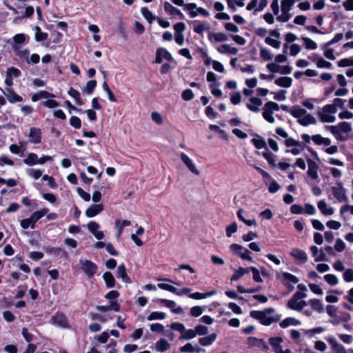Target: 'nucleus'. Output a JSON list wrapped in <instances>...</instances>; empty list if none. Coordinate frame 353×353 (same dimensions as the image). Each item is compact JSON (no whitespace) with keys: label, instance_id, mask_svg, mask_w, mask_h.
Instances as JSON below:
<instances>
[{"label":"nucleus","instance_id":"obj_1","mask_svg":"<svg viewBox=\"0 0 353 353\" xmlns=\"http://www.w3.org/2000/svg\"><path fill=\"white\" fill-rule=\"evenodd\" d=\"M30 37L28 35L23 33H19L15 34L10 41V45L13 52L18 57H26L30 51L28 48H23V46L29 43Z\"/></svg>","mask_w":353,"mask_h":353},{"label":"nucleus","instance_id":"obj_2","mask_svg":"<svg viewBox=\"0 0 353 353\" xmlns=\"http://www.w3.org/2000/svg\"><path fill=\"white\" fill-rule=\"evenodd\" d=\"M288 112L303 126H307L316 123V119L312 114H308L305 109L299 106H293L288 110Z\"/></svg>","mask_w":353,"mask_h":353},{"label":"nucleus","instance_id":"obj_3","mask_svg":"<svg viewBox=\"0 0 353 353\" xmlns=\"http://www.w3.org/2000/svg\"><path fill=\"white\" fill-rule=\"evenodd\" d=\"M328 130L337 141H343L346 139L345 134H347L352 130V125L350 123L343 121L336 125H327Z\"/></svg>","mask_w":353,"mask_h":353},{"label":"nucleus","instance_id":"obj_4","mask_svg":"<svg viewBox=\"0 0 353 353\" xmlns=\"http://www.w3.org/2000/svg\"><path fill=\"white\" fill-rule=\"evenodd\" d=\"M307 297L305 292H296L288 300L287 306L292 310L301 312L307 305V303L303 299Z\"/></svg>","mask_w":353,"mask_h":353},{"label":"nucleus","instance_id":"obj_5","mask_svg":"<svg viewBox=\"0 0 353 353\" xmlns=\"http://www.w3.org/2000/svg\"><path fill=\"white\" fill-rule=\"evenodd\" d=\"M185 11L188 12L191 18H194L199 15L205 17H210L208 10L201 7H198L194 3H188L185 6Z\"/></svg>","mask_w":353,"mask_h":353},{"label":"nucleus","instance_id":"obj_6","mask_svg":"<svg viewBox=\"0 0 353 353\" xmlns=\"http://www.w3.org/2000/svg\"><path fill=\"white\" fill-rule=\"evenodd\" d=\"M325 340L330 344L333 353H353L352 348L346 350L345 347L339 343L336 339L333 336H328L325 337Z\"/></svg>","mask_w":353,"mask_h":353},{"label":"nucleus","instance_id":"obj_7","mask_svg":"<svg viewBox=\"0 0 353 353\" xmlns=\"http://www.w3.org/2000/svg\"><path fill=\"white\" fill-rule=\"evenodd\" d=\"M79 264L81 265V269L83 271V272L86 274V276L88 278H92L97 272V265L90 260L80 259Z\"/></svg>","mask_w":353,"mask_h":353},{"label":"nucleus","instance_id":"obj_8","mask_svg":"<svg viewBox=\"0 0 353 353\" xmlns=\"http://www.w3.org/2000/svg\"><path fill=\"white\" fill-rule=\"evenodd\" d=\"M230 249L234 254L239 256L242 259L250 261H252V257L249 256V250L241 245L233 243L230 245Z\"/></svg>","mask_w":353,"mask_h":353},{"label":"nucleus","instance_id":"obj_9","mask_svg":"<svg viewBox=\"0 0 353 353\" xmlns=\"http://www.w3.org/2000/svg\"><path fill=\"white\" fill-rule=\"evenodd\" d=\"M337 186L332 187V192L334 196L337 199L339 202H343L347 200V196L345 194V190L343 186L342 182L341 181H336Z\"/></svg>","mask_w":353,"mask_h":353},{"label":"nucleus","instance_id":"obj_10","mask_svg":"<svg viewBox=\"0 0 353 353\" xmlns=\"http://www.w3.org/2000/svg\"><path fill=\"white\" fill-rule=\"evenodd\" d=\"M50 323L56 326L66 328L68 327V319L61 312H57L50 319Z\"/></svg>","mask_w":353,"mask_h":353},{"label":"nucleus","instance_id":"obj_11","mask_svg":"<svg viewBox=\"0 0 353 353\" xmlns=\"http://www.w3.org/2000/svg\"><path fill=\"white\" fill-rule=\"evenodd\" d=\"M87 228L89 232L93 234L97 240H101L104 238V233L103 231L99 230L100 225L96 221H91L88 222Z\"/></svg>","mask_w":353,"mask_h":353},{"label":"nucleus","instance_id":"obj_12","mask_svg":"<svg viewBox=\"0 0 353 353\" xmlns=\"http://www.w3.org/2000/svg\"><path fill=\"white\" fill-rule=\"evenodd\" d=\"M180 157L182 162L192 174L199 175V170L196 168L193 161L186 154L183 152L181 153Z\"/></svg>","mask_w":353,"mask_h":353},{"label":"nucleus","instance_id":"obj_13","mask_svg":"<svg viewBox=\"0 0 353 353\" xmlns=\"http://www.w3.org/2000/svg\"><path fill=\"white\" fill-rule=\"evenodd\" d=\"M28 137L30 143L34 144L40 143L42 139L41 130L34 127L30 128Z\"/></svg>","mask_w":353,"mask_h":353},{"label":"nucleus","instance_id":"obj_14","mask_svg":"<svg viewBox=\"0 0 353 353\" xmlns=\"http://www.w3.org/2000/svg\"><path fill=\"white\" fill-rule=\"evenodd\" d=\"M163 60L173 61L172 54L164 48H159L156 52L155 63H161Z\"/></svg>","mask_w":353,"mask_h":353},{"label":"nucleus","instance_id":"obj_15","mask_svg":"<svg viewBox=\"0 0 353 353\" xmlns=\"http://www.w3.org/2000/svg\"><path fill=\"white\" fill-rule=\"evenodd\" d=\"M290 254L294 259L296 263L303 264L307 261V255L303 250L293 248L290 252Z\"/></svg>","mask_w":353,"mask_h":353},{"label":"nucleus","instance_id":"obj_16","mask_svg":"<svg viewBox=\"0 0 353 353\" xmlns=\"http://www.w3.org/2000/svg\"><path fill=\"white\" fill-rule=\"evenodd\" d=\"M281 280L283 284L287 286L290 290H292L294 288L293 285L299 281L296 276L288 272H283L282 274Z\"/></svg>","mask_w":353,"mask_h":353},{"label":"nucleus","instance_id":"obj_17","mask_svg":"<svg viewBox=\"0 0 353 353\" xmlns=\"http://www.w3.org/2000/svg\"><path fill=\"white\" fill-rule=\"evenodd\" d=\"M307 162L308 166L307 174L308 176H310L311 179L314 180H317L319 179V165L314 161L312 160L310 158L307 159Z\"/></svg>","mask_w":353,"mask_h":353},{"label":"nucleus","instance_id":"obj_18","mask_svg":"<svg viewBox=\"0 0 353 353\" xmlns=\"http://www.w3.org/2000/svg\"><path fill=\"white\" fill-rule=\"evenodd\" d=\"M281 315L275 312L272 307L266 308V326L280 321Z\"/></svg>","mask_w":353,"mask_h":353},{"label":"nucleus","instance_id":"obj_19","mask_svg":"<svg viewBox=\"0 0 353 353\" xmlns=\"http://www.w3.org/2000/svg\"><path fill=\"white\" fill-rule=\"evenodd\" d=\"M104 209L102 203L92 204L85 212V214L88 218H92L99 214Z\"/></svg>","mask_w":353,"mask_h":353},{"label":"nucleus","instance_id":"obj_20","mask_svg":"<svg viewBox=\"0 0 353 353\" xmlns=\"http://www.w3.org/2000/svg\"><path fill=\"white\" fill-rule=\"evenodd\" d=\"M192 24L193 31L201 35H202L204 32L210 30V28L209 23L207 21H194Z\"/></svg>","mask_w":353,"mask_h":353},{"label":"nucleus","instance_id":"obj_21","mask_svg":"<svg viewBox=\"0 0 353 353\" xmlns=\"http://www.w3.org/2000/svg\"><path fill=\"white\" fill-rule=\"evenodd\" d=\"M214 8L216 11L219 12L216 15L215 18L219 20H229L230 17L228 14L223 12L225 8L224 5L219 1H216L214 4Z\"/></svg>","mask_w":353,"mask_h":353},{"label":"nucleus","instance_id":"obj_22","mask_svg":"<svg viewBox=\"0 0 353 353\" xmlns=\"http://www.w3.org/2000/svg\"><path fill=\"white\" fill-rule=\"evenodd\" d=\"M208 39L212 43H221L228 41L227 35L223 32H210L208 34Z\"/></svg>","mask_w":353,"mask_h":353},{"label":"nucleus","instance_id":"obj_23","mask_svg":"<svg viewBox=\"0 0 353 353\" xmlns=\"http://www.w3.org/2000/svg\"><path fill=\"white\" fill-rule=\"evenodd\" d=\"M216 50L221 54L235 55L238 53V49L228 44H223L216 47Z\"/></svg>","mask_w":353,"mask_h":353},{"label":"nucleus","instance_id":"obj_24","mask_svg":"<svg viewBox=\"0 0 353 353\" xmlns=\"http://www.w3.org/2000/svg\"><path fill=\"white\" fill-rule=\"evenodd\" d=\"M160 302L163 303L165 307L170 308L172 312L174 314H181L183 312L182 307L177 305L174 301L162 299L160 300Z\"/></svg>","mask_w":353,"mask_h":353},{"label":"nucleus","instance_id":"obj_25","mask_svg":"<svg viewBox=\"0 0 353 353\" xmlns=\"http://www.w3.org/2000/svg\"><path fill=\"white\" fill-rule=\"evenodd\" d=\"M2 92L7 97L8 101L11 103L21 102L23 101V98L21 96L18 95L12 89H7L6 91L2 90Z\"/></svg>","mask_w":353,"mask_h":353},{"label":"nucleus","instance_id":"obj_26","mask_svg":"<svg viewBox=\"0 0 353 353\" xmlns=\"http://www.w3.org/2000/svg\"><path fill=\"white\" fill-rule=\"evenodd\" d=\"M250 103L247 104V108L254 112L259 111L260 107L262 105V101L259 98L252 97L250 99Z\"/></svg>","mask_w":353,"mask_h":353},{"label":"nucleus","instance_id":"obj_27","mask_svg":"<svg viewBox=\"0 0 353 353\" xmlns=\"http://www.w3.org/2000/svg\"><path fill=\"white\" fill-rule=\"evenodd\" d=\"M307 304L310 305L312 310L316 311L319 314L324 312V307L322 301L317 299H312L308 301Z\"/></svg>","mask_w":353,"mask_h":353},{"label":"nucleus","instance_id":"obj_28","mask_svg":"<svg viewBox=\"0 0 353 353\" xmlns=\"http://www.w3.org/2000/svg\"><path fill=\"white\" fill-rule=\"evenodd\" d=\"M117 276L118 279H121L123 282L130 283L131 280L128 276L126 269L124 264H121L118 266L117 270Z\"/></svg>","mask_w":353,"mask_h":353},{"label":"nucleus","instance_id":"obj_29","mask_svg":"<svg viewBox=\"0 0 353 353\" xmlns=\"http://www.w3.org/2000/svg\"><path fill=\"white\" fill-rule=\"evenodd\" d=\"M164 10L165 12L170 15H179L181 18H183L184 16L180 10L174 7L171 3L168 1H165L163 4Z\"/></svg>","mask_w":353,"mask_h":353},{"label":"nucleus","instance_id":"obj_30","mask_svg":"<svg viewBox=\"0 0 353 353\" xmlns=\"http://www.w3.org/2000/svg\"><path fill=\"white\" fill-rule=\"evenodd\" d=\"M49 212L48 208H43L41 209L40 210H37L34 212L31 216L29 217V219L32 221V222L35 225L36 223L41 219L42 217L46 216L47 213Z\"/></svg>","mask_w":353,"mask_h":353},{"label":"nucleus","instance_id":"obj_31","mask_svg":"<svg viewBox=\"0 0 353 353\" xmlns=\"http://www.w3.org/2000/svg\"><path fill=\"white\" fill-rule=\"evenodd\" d=\"M49 212L48 208H43L41 209L40 210H37L34 212L31 216L29 217V219L32 221V222L35 225L36 223L41 219L42 217L46 216L47 213Z\"/></svg>","mask_w":353,"mask_h":353},{"label":"nucleus","instance_id":"obj_32","mask_svg":"<svg viewBox=\"0 0 353 353\" xmlns=\"http://www.w3.org/2000/svg\"><path fill=\"white\" fill-rule=\"evenodd\" d=\"M244 212L242 209L238 210L236 214L239 219L248 226H255L256 222L254 219H248L247 215L243 214Z\"/></svg>","mask_w":353,"mask_h":353},{"label":"nucleus","instance_id":"obj_33","mask_svg":"<svg viewBox=\"0 0 353 353\" xmlns=\"http://www.w3.org/2000/svg\"><path fill=\"white\" fill-rule=\"evenodd\" d=\"M274 83L282 88H290L292 83V79L289 77H281L276 79Z\"/></svg>","mask_w":353,"mask_h":353},{"label":"nucleus","instance_id":"obj_34","mask_svg":"<svg viewBox=\"0 0 353 353\" xmlns=\"http://www.w3.org/2000/svg\"><path fill=\"white\" fill-rule=\"evenodd\" d=\"M318 208L321 212V213L326 216H330L333 214L334 210L332 208H329L326 203V202L323 200H321L318 202L317 204Z\"/></svg>","mask_w":353,"mask_h":353},{"label":"nucleus","instance_id":"obj_35","mask_svg":"<svg viewBox=\"0 0 353 353\" xmlns=\"http://www.w3.org/2000/svg\"><path fill=\"white\" fill-rule=\"evenodd\" d=\"M131 222L128 220H117L115 221V228L117 230V237L119 239L125 227L130 225Z\"/></svg>","mask_w":353,"mask_h":353},{"label":"nucleus","instance_id":"obj_36","mask_svg":"<svg viewBox=\"0 0 353 353\" xmlns=\"http://www.w3.org/2000/svg\"><path fill=\"white\" fill-rule=\"evenodd\" d=\"M216 337V334L212 333L207 336L200 338L199 339V343L203 346H209L215 341Z\"/></svg>","mask_w":353,"mask_h":353},{"label":"nucleus","instance_id":"obj_37","mask_svg":"<svg viewBox=\"0 0 353 353\" xmlns=\"http://www.w3.org/2000/svg\"><path fill=\"white\" fill-rule=\"evenodd\" d=\"M216 294V291L212 290L210 292H208L205 293H201V292H194L189 294V297L195 299V300H199V299H206L208 297L212 296Z\"/></svg>","mask_w":353,"mask_h":353},{"label":"nucleus","instance_id":"obj_38","mask_svg":"<svg viewBox=\"0 0 353 353\" xmlns=\"http://www.w3.org/2000/svg\"><path fill=\"white\" fill-rule=\"evenodd\" d=\"M318 116L323 123H333L336 121V117L331 114L330 113L323 112V111L319 110Z\"/></svg>","mask_w":353,"mask_h":353},{"label":"nucleus","instance_id":"obj_39","mask_svg":"<svg viewBox=\"0 0 353 353\" xmlns=\"http://www.w3.org/2000/svg\"><path fill=\"white\" fill-rule=\"evenodd\" d=\"M312 141L318 145H330L331 144V140L329 138L323 137L320 134H315L312 136Z\"/></svg>","mask_w":353,"mask_h":353},{"label":"nucleus","instance_id":"obj_40","mask_svg":"<svg viewBox=\"0 0 353 353\" xmlns=\"http://www.w3.org/2000/svg\"><path fill=\"white\" fill-rule=\"evenodd\" d=\"M269 341L274 352L280 353L282 350L281 343H282L283 339L281 337L270 338Z\"/></svg>","mask_w":353,"mask_h":353},{"label":"nucleus","instance_id":"obj_41","mask_svg":"<svg viewBox=\"0 0 353 353\" xmlns=\"http://www.w3.org/2000/svg\"><path fill=\"white\" fill-rule=\"evenodd\" d=\"M250 273V268H239V269L236 270L234 273L232 274V276L230 278L231 281H238L240 279H241L245 274Z\"/></svg>","mask_w":353,"mask_h":353},{"label":"nucleus","instance_id":"obj_42","mask_svg":"<svg viewBox=\"0 0 353 353\" xmlns=\"http://www.w3.org/2000/svg\"><path fill=\"white\" fill-rule=\"evenodd\" d=\"M120 309L119 305L115 301H111V304L109 305H99L97 307V310L99 312H108L113 310L115 312H118Z\"/></svg>","mask_w":353,"mask_h":353},{"label":"nucleus","instance_id":"obj_43","mask_svg":"<svg viewBox=\"0 0 353 353\" xmlns=\"http://www.w3.org/2000/svg\"><path fill=\"white\" fill-rule=\"evenodd\" d=\"M300 324L301 321L293 317H288L280 323V326L285 328L290 325H299Z\"/></svg>","mask_w":353,"mask_h":353},{"label":"nucleus","instance_id":"obj_44","mask_svg":"<svg viewBox=\"0 0 353 353\" xmlns=\"http://www.w3.org/2000/svg\"><path fill=\"white\" fill-rule=\"evenodd\" d=\"M170 347V344L165 339H159L155 344V348L158 352H163L168 350Z\"/></svg>","mask_w":353,"mask_h":353},{"label":"nucleus","instance_id":"obj_45","mask_svg":"<svg viewBox=\"0 0 353 353\" xmlns=\"http://www.w3.org/2000/svg\"><path fill=\"white\" fill-rule=\"evenodd\" d=\"M284 144L287 148H292L294 146H298L300 148H305V144H304L302 142H300L297 140H295L292 137H288L285 138L284 141Z\"/></svg>","mask_w":353,"mask_h":353},{"label":"nucleus","instance_id":"obj_46","mask_svg":"<svg viewBox=\"0 0 353 353\" xmlns=\"http://www.w3.org/2000/svg\"><path fill=\"white\" fill-rule=\"evenodd\" d=\"M245 0H226L228 8L232 12L236 10L238 7H243Z\"/></svg>","mask_w":353,"mask_h":353},{"label":"nucleus","instance_id":"obj_47","mask_svg":"<svg viewBox=\"0 0 353 353\" xmlns=\"http://www.w3.org/2000/svg\"><path fill=\"white\" fill-rule=\"evenodd\" d=\"M23 163L29 166L39 164V157L35 153H30L27 157L23 159Z\"/></svg>","mask_w":353,"mask_h":353},{"label":"nucleus","instance_id":"obj_48","mask_svg":"<svg viewBox=\"0 0 353 353\" xmlns=\"http://www.w3.org/2000/svg\"><path fill=\"white\" fill-rule=\"evenodd\" d=\"M68 94L70 97H71L72 98H73L74 99L75 102L78 105H81L83 104V102L81 99L80 92L79 91H77V90H75L72 88H70L69 89V90L68 91Z\"/></svg>","mask_w":353,"mask_h":353},{"label":"nucleus","instance_id":"obj_49","mask_svg":"<svg viewBox=\"0 0 353 353\" xmlns=\"http://www.w3.org/2000/svg\"><path fill=\"white\" fill-rule=\"evenodd\" d=\"M103 280L105 282L106 286L109 288L114 287L115 285V279L112 274V273L109 272H106L103 275Z\"/></svg>","mask_w":353,"mask_h":353},{"label":"nucleus","instance_id":"obj_50","mask_svg":"<svg viewBox=\"0 0 353 353\" xmlns=\"http://www.w3.org/2000/svg\"><path fill=\"white\" fill-rule=\"evenodd\" d=\"M34 30L35 32L34 37L37 41H44L48 39V34L46 32H41V30L39 26H35Z\"/></svg>","mask_w":353,"mask_h":353},{"label":"nucleus","instance_id":"obj_51","mask_svg":"<svg viewBox=\"0 0 353 353\" xmlns=\"http://www.w3.org/2000/svg\"><path fill=\"white\" fill-rule=\"evenodd\" d=\"M301 39L303 41L304 46L307 50H315L317 48V44L311 39L306 37H302Z\"/></svg>","mask_w":353,"mask_h":353},{"label":"nucleus","instance_id":"obj_52","mask_svg":"<svg viewBox=\"0 0 353 353\" xmlns=\"http://www.w3.org/2000/svg\"><path fill=\"white\" fill-rule=\"evenodd\" d=\"M248 345L249 346H256L261 347L264 346V341L262 339H259L256 337L251 336L248 339Z\"/></svg>","mask_w":353,"mask_h":353},{"label":"nucleus","instance_id":"obj_53","mask_svg":"<svg viewBox=\"0 0 353 353\" xmlns=\"http://www.w3.org/2000/svg\"><path fill=\"white\" fill-rule=\"evenodd\" d=\"M166 318V314L163 312H152L147 317L148 321L162 320Z\"/></svg>","mask_w":353,"mask_h":353},{"label":"nucleus","instance_id":"obj_54","mask_svg":"<svg viewBox=\"0 0 353 353\" xmlns=\"http://www.w3.org/2000/svg\"><path fill=\"white\" fill-rule=\"evenodd\" d=\"M324 280L331 286H335L339 283V279L336 275L327 274L324 276Z\"/></svg>","mask_w":353,"mask_h":353},{"label":"nucleus","instance_id":"obj_55","mask_svg":"<svg viewBox=\"0 0 353 353\" xmlns=\"http://www.w3.org/2000/svg\"><path fill=\"white\" fill-rule=\"evenodd\" d=\"M295 3V0H282L281 12H290Z\"/></svg>","mask_w":353,"mask_h":353},{"label":"nucleus","instance_id":"obj_56","mask_svg":"<svg viewBox=\"0 0 353 353\" xmlns=\"http://www.w3.org/2000/svg\"><path fill=\"white\" fill-rule=\"evenodd\" d=\"M21 59H24L29 64H37L39 62L40 57L39 54L34 53L29 57V54H27L26 57H19Z\"/></svg>","mask_w":353,"mask_h":353},{"label":"nucleus","instance_id":"obj_57","mask_svg":"<svg viewBox=\"0 0 353 353\" xmlns=\"http://www.w3.org/2000/svg\"><path fill=\"white\" fill-rule=\"evenodd\" d=\"M258 0H252L246 7L248 10H254L255 11H261L263 9L262 6V1L259 4V7H257Z\"/></svg>","mask_w":353,"mask_h":353},{"label":"nucleus","instance_id":"obj_58","mask_svg":"<svg viewBox=\"0 0 353 353\" xmlns=\"http://www.w3.org/2000/svg\"><path fill=\"white\" fill-rule=\"evenodd\" d=\"M196 334L194 330L192 329H185L182 335H181L180 339L190 340L196 337Z\"/></svg>","mask_w":353,"mask_h":353},{"label":"nucleus","instance_id":"obj_59","mask_svg":"<svg viewBox=\"0 0 353 353\" xmlns=\"http://www.w3.org/2000/svg\"><path fill=\"white\" fill-rule=\"evenodd\" d=\"M250 316L258 319L260 321V323L263 325H265V312L261 311H252L250 312Z\"/></svg>","mask_w":353,"mask_h":353},{"label":"nucleus","instance_id":"obj_60","mask_svg":"<svg viewBox=\"0 0 353 353\" xmlns=\"http://www.w3.org/2000/svg\"><path fill=\"white\" fill-rule=\"evenodd\" d=\"M141 13L149 23H152L154 19L152 13L145 7L141 8Z\"/></svg>","mask_w":353,"mask_h":353},{"label":"nucleus","instance_id":"obj_61","mask_svg":"<svg viewBox=\"0 0 353 353\" xmlns=\"http://www.w3.org/2000/svg\"><path fill=\"white\" fill-rule=\"evenodd\" d=\"M325 330V328L323 327H316L310 330H307L305 332V334L309 337H312L316 334H321Z\"/></svg>","mask_w":353,"mask_h":353},{"label":"nucleus","instance_id":"obj_62","mask_svg":"<svg viewBox=\"0 0 353 353\" xmlns=\"http://www.w3.org/2000/svg\"><path fill=\"white\" fill-rule=\"evenodd\" d=\"M252 143L254 146L258 149H261L265 146V142L263 139L258 135H255L254 137L252 139Z\"/></svg>","mask_w":353,"mask_h":353},{"label":"nucleus","instance_id":"obj_63","mask_svg":"<svg viewBox=\"0 0 353 353\" xmlns=\"http://www.w3.org/2000/svg\"><path fill=\"white\" fill-rule=\"evenodd\" d=\"M97 86V81L95 80H91L87 82L83 92L88 94H91Z\"/></svg>","mask_w":353,"mask_h":353},{"label":"nucleus","instance_id":"obj_64","mask_svg":"<svg viewBox=\"0 0 353 353\" xmlns=\"http://www.w3.org/2000/svg\"><path fill=\"white\" fill-rule=\"evenodd\" d=\"M343 280L345 282L350 283L353 281V269H347L344 271L343 274Z\"/></svg>","mask_w":353,"mask_h":353}]
</instances>
